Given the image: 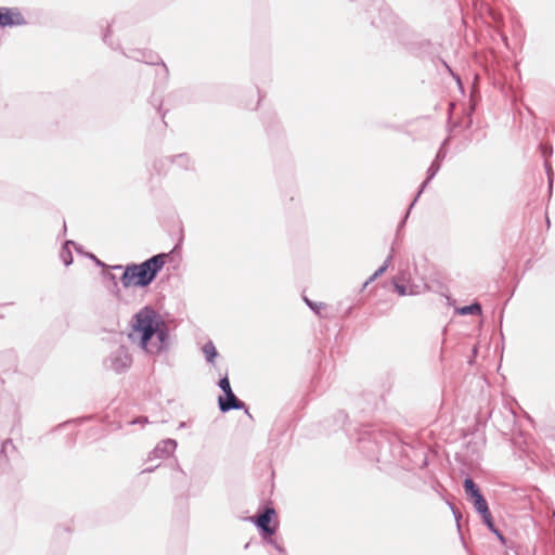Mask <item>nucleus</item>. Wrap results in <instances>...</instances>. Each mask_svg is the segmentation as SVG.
Returning a JSON list of instances; mask_svg holds the SVG:
<instances>
[{
	"mask_svg": "<svg viewBox=\"0 0 555 555\" xmlns=\"http://www.w3.org/2000/svg\"><path fill=\"white\" fill-rule=\"evenodd\" d=\"M128 336L147 353L157 354L166 348L168 334L160 315L144 307L133 315Z\"/></svg>",
	"mask_w": 555,
	"mask_h": 555,
	"instance_id": "1",
	"label": "nucleus"
},
{
	"mask_svg": "<svg viewBox=\"0 0 555 555\" xmlns=\"http://www.w3.org/2000/svg\"><path fill=\"white\" fill-rule=\"evenodd\" d=\"M166 254H158L140 264L127 266L121 276L125 287L146 286L155 279L165 264Z\"/></svg>",
	"mask_w": 555,
	"mask_h": 555,
	"instance_id": "2",
	"label": "nucleus"
},
{
	"mask_svg": "<svg viewBox=\"0 0 555 555\" xmlns=\"http://www.w3.org/2000/svg\"><path fill=\"white\" fill-rule=\"evenodd\" d=\"M219 387L225 395V399L219 397V408L222 412L230 410H241L245 406L244 402L240 401L233 393L228 377H223L219 382Z\"/></svg>",
	"mask_w": 555,
	"mask_h": 555,
	"instance_id": "3",
	"label": "nucleus"
},
{
	"mask_svg": "<svg viewBox=\"0 0 555 555\" xmlns=\"http://www.w3.org/2000/svg\"><path fill=\"white\" fill-rule=\"evenodd\" d=\"M109 361L113 370L121 372L131 365L132 357L124 346H120L111 354Z\"/></svg>",
	"mask_w": 555,
	"mask_h": 555,
	"instance_id": "4",
	"label": "nucleus"
},
{
	"mask_svg": "<svg viewBox=\"0 0 555 555\" xmlns=\"http://www.w3.org/2000/svg\"><path fill=\"white\" fill-rule=\"evenodd\" d=\"M177 448V442L173 439H166L160 441L154 450L150 453L149 459H165L170 456Z\"/></svg>",
	"mask_w": 555,
	"mask_h": 555,
	"instance_id": "5",
	"label": "nucleus"
},
{
	"mask_svg": "<svg viewBox=\"0 0 555 555\" xmlns=\"http://www.w3.org/2000/svg\"><path fill=\"white\" fill-rule=\"evenodd\" d=\"M24 18L18 10L2 8V27L21 25Z\"/></svg>",
	"mask_w": 555,
	"mask_h": 555,
	"instance_id": "6",
	"label": "nucleus"
},
{
	"mask_svg": "<svg viewBox=\"0 0 555 555\" xmlns=\"http://www.w3.org/2000/svg\"><path fill=\"white\" fill-rule=\"evenodd\" d=\"M274 514H275V512H274V509H273V508H267V509L264 511V513H262V514L257 518V521H256L257 526H258L261 530H263L266 533H268V534H272V533H274V528H271V527L269 526V522H270V520H271V516H272V515H274Z\"/></svg>",
	"mask_w": 555,
	"mask_h": 555,
	"instance_id": "7",
	"label": "nucleus"
},
{
	"mask_svg": "<svg viewBox=\"0 0 555 555\" xmlns=\"http://www.w3.org/2000/svg\"><path fill=\"white\" fill-rule=\"evenodd\" d=\"M437 158H439V154L437 155ZM440 169V165L438 163V159H436L431 166L429 167L428 169V176H427V179L426 181L422 184L421 186V190L418 191L416 197L414 198V201L412 202V204L410 205V209L413 207V205L415 204V202L417 201L418 196L421 195V193L423 192V190L425 189L426 184L428 183V181H430L435 176L436 173L439 171Z\"/></svg>",
	"mask_w": 555,
	"mask_h": 555,
	"instance_id": "8",
	"label": "nucleus"
},
{
	"mask_svg": "<svg viewBox=\"0 0 555 555\" xmlns=\"http://www.w3.org/2000/svg\"><path fill=\"white\" fill-rule=\"evenodd\" d=\"M472 500L474 501V507L481 516L482 515L489 516L490 511L488 507V503L485 500V498L482 496V494H479L478 496H476Z\"/></svg>",
	"mask_w": 555,
	"mask_h": 555,
	"instance_id": "9",
	"label": "nucleus"
},
{
	"mask_svg": "<svg viewBox=\"0 0 555 555\" xmlns=\"http://www.w3.org/2000/svg\"><path fill=\"white\" fill-rule=\"evenodd\" d=\"M464 489H465L466 495L469 496L470 499H474V498L478 496L479 494H481L478 487L470 478H466L464 480Z\"/></svg>",
	"mask_w": 555,
	"mask_h": 555,
	"instance_id": "10",
	"label": "nucleus"
},
{
	"mask_svg": "<svg viewBox=\"0 0 555 555\" xmlns=\"http://www.w3.org/2000/svg\"><path fill=\"white\" fill-rule=\"evenodd\" d=\"M203 352L207 362L214 363L216 357L218 356L217 349L212 341H208L203 346Z\"/></svg>",
	"mask_w": 555,
	"mask_h": 555,
	"instance_id": "11",
	"label": "nucleus"
},
{
	"mask_svg": "<svg viewBox=\"0 0 555 555\" xmlns=\"http://www.w3.org/2000/svg\"><path fill=\"white\" fill-rule=\"evenodd\" d=\"M69 245H74V242L67 241L61 250V258L65 266H69L73 262L72 253L68 248Z\"/></svg>",
	"mask_w": 555,
	"mask_h": 555,
	"instance_id": "12",
	"label": "nucleus"
},
{
	"mask_svg": "<svg viewBox=\"0 0 555 555\" xmlns=\"http://www.w3.org/2000/svg\"><path fill=\"white\" fill-rule=\"evenodd\" d=\"M459 313L461 315H468V314H480L481 313V307L479 304H473L469 306H464L459 309Z\"/></svg>",
	"mask_w": 555,
	"mask_h": 555,
	"instance_id": "13",
	"label": "nucleus"
},
{
	"mask_svg": "<svg viewBox=\"0 0 555 555\" xmlns=\"http://www.w3.org/2000/svg\"><path fill=\"white\" fill-rule=\"evenodd\" d=\"M391 258L392 256H388L387 259L385 260L384 264L382 267H379L375 272L374 274L370 278V280L365 283V284H369L370 282L374 281L375 279H377L379 275H382L388 268L390 261H391Z\"/></svg>",
	"mask_w": 555,
	"mask_h": 555,
	"instance_id": "14",
	"label": "nucleus"
},
{
	"mask_svg": "<svg viewBox=\"0 0 555 555\" xmlns=\"http://www.w3.org/2000/svg\"><path fill=\"white\" fill-rule=\"evenodd\" d=\"M485 524L487 525V527L493 531L494 533H496L501 539H502V535L499 533V531L494 528V525L492 522V517H491V514L489 513V516H486V515H482L481 516Z\"/></svg>",
	"mask_w": 555,
	"mask_h": 555,
	"instance_id": "15",
	"label": "nucleus"
},
{
	"mask_svg": "<svg viewBox=\"0 0 555 555\" xmlns=\"http://www.w3.org/2000/svg\"><path fill=\"white\" fill-rule=\"evenodd\" d=\"M545 167H546L547 177H548V184H550V188H552V185H553V171H552L551 166L547 163H545Z\"/></svg>",
	"mask_w": 555,
	"mask_h": 555,
	"instance_id": "16",
	"label": "nucleus"
},
{
	"mask_svg": "<svg viewBox=\"0 0 555 555\" xmlns=\"http://www.w3.org/2000/svg\"><path fill=\"white\" fill-rule=\"evenodd\" d=\"M396 289L399 293V295L404 296L406 294L405 287L403 285H396Z\"/></svg>",
	"mask_w": 555,
	"mask_h": 555,
	"instance_id": "17",
	"label": "nucleus"
},
{
	"mask_svg": "<svg viewBox=\"0 0 555 555\" xmlns=\"http://www.w3.org/2000/svg\"><path fill=\"white\" fill-rule=\"evenodd\" d=\"M321 308H323L322 304H320V305L314 304V309H312V310L315 311L319 314Z\"/></svg>",
	"mask_w": 555,
	"mask_h": 555,
	"instance_id": "18",
	"label": "nucleus"
},
{
	"mask_svg": "<svg viewBox=\"0 0 555 555\" xmlns=\"http://www.w3.org/2000/svg\"><path fill=\"white\" fill-rule=\"evenodd\" d=\"M305 301L311 309H314V302L310 301L308 298H305Z\"/></svg>",
	"mask_w": 555,
	"mask_h": 555,
	"instance_id": "19",
	"label": "nucleus"
}]
</instances>
